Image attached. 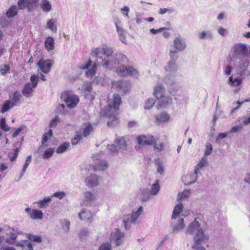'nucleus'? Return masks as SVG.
<instances>
[{
  "label": "nucleus",
  "instance_id": "f8f14e48",
  "mask_svg": "<svg viewBox=\"0 0 250 250\" xmlns=\"http://www.w3.org/2000/svg\"><path fill=\"white\" fill-rule=\"evenodd\" d=\"M113 86L117 88V90L119 92L125 94L130 89V83L126 81H119L114 83Z\"/></svg>",
  "mask_w": 250,
  "mask_h": 250
},
{
  "label": "nucleus",
  "instance_id": "a211bd4d",
  "mask_svg": "<svg viewBox=\"0 0 250 250\" xmlns=\"http://www.w3.org/2000/svg\"><path fill=\"white\" fill-rule=\"evenodd\" d=\"M108 167V164L106 160L97 159L93 165V169L95 171H104Z\"/></svg>",
  "mask_w": 250,
  "mask_h": 250
},
{
  "label": "nucleus",
  "instance_id": "ea45409f",
  "mask_svg": "<svg viewBox=\"0 0 250 250\" xmlns=\"http://www.w3.org/2000/svg\"><path fill=\"white\" fill-rule=\"evenodd\" d=\"M18 13V8L15 5H12L6 13L8 18H12L16 16Z\"/></svg>",
  "mask_w": 250,
  "mask_h": 250
},
{
  "label": "nucleus",
  "instance_id": "864d4df0",
  "mask_svg": "<svg viewBox=\"0 0 250 250\" xmlns=\"http://www.w3.org/2000/svg\"><path fill=\"white\" fill-rule=\"evenodd\" d=\"M31 155H30L27 157V158L25 161V163H24V164L23 165L22 170L21 172V177H22L23 176V175L24 174V173L25 172L27 168L28 167V166L29 165L30 163H31Z\"/></svg>",
  "mask_w": 250,
  "mask_h": 250
},
{
  "label": "nucleus",
  "instance_id": "a878e982",
  "mask_svg": "<svg viewBox=\"0 0 250 250\" xmlns=\"http://www.w3.org/2000/svg\"><path fill=\"white\" fill-rule=\"evenodd\" d=\"M150 195L149 189L147 188H142L140 189L139 192V198L142 201L146 202L149 199Z\"/></svg>",
  "mask_w": 250,
  "mask_h": 250
},
{
  "label": "nucleus",
  "instance_id": "6ab92c4d",
  "mask_svg": "<svg viewBox=\"0 0 250 250\" xmlns=\"http://www.w3.org/2000/svg\"><path fill=\"white\" fill-rule=\"evenodd\" d=\"M93 216L94 213L86 209H83L79 213L80 219L85 222H90Z\"/></svg>",
  "mask_w": 250,
  "mask_h": 250
},
{
  "label": "nucleus",
  "instance_id": "4be33fe9",
  "mask_svg": "<svg viewBox=\"0 0 250 250\" xmlns=\"http://www.w3.org/2000/svg\"><path fill=\"white\" fill-rule=\"evenodd\" d=\"M123 219L125 229L126 230L129 229L132 224H135L136 223L131 214L124 215Z\"/></svg>",
  "mask_w": 250,
  "mask_h": 250
},
{
  "label": "nucleus",
  "instance_id": "ddd939ff",
  "mask_svg": "<svg viewBox=\"0 0 250 250\" xmlns=\"http://www.w3.org/2000/svg\"><path fill=\"white\" fill-rule=\"evenodd\" d=\"M117 72L121 74L122 76H136L138 74L136 69L131 66H126L120 65L117 69Z\"/></svg>",
  "mask_w": 250,
  "mask_h": 250
},
{
  "label": "nucleus",
  "instance_id": "39448f33",
  "mask_svg": "<svg viewBox=\"0 0 250 250\" xmlns=\"http://www.w3.org/2000/svg\"><path fill=\"white\" fill-rule=\"evenodd\" d=\"M248 55V48L246 44L238 43L234 45L232 48L231 59L237 62L242 61Z\"/></svg>",
  "mask_w": 250,
  "mask_h": 250
},
{
  "label": "nucleus",
  "instance_id": "0eeeda50",
  "mask_svg": "<svg viewBox=\"0 0 250 250\" xmlns=\"http://www.w3.org/2000/svg\"><path fill=\"white\" fill-rule=\"evenodd\" d=\"M31 83H28L24 86L22 93L26 97H30L33 95L34 88H35L38 83L39 78L35 75H32L30 78Z\"/></svg>",
  "mask_w": 250,
  "mask_h": 250
},
{
  "label": "nucleus",
  "instance_id": "052dcab7",
  "mask_svg": "<svg viewBox=\"0 0 250 250\" xmlns=\"http://www.w3.org/2000/svg\"><path fill=\"white\" fill-rule=\"evenodd\" d=\"M54 152V149L52 148H48L44 153L43 158L44 159H48L52 156Z\"/></svg>",
  "mask_w": 250,
  "mask_h": 250
},
{
  "label": "nucleus",
  "instance_id": "4c0bfd02",
  "mask_svg": "<svg viewBox=\"0 0 250 250\" xmlns=\"http://www.w3.org/2000/svg\"><path fill=\"white\" fill-rule=\"evenodd\" d=\"M208 164V160L205 157L201 158L199 162L196 166L195 169V172H198L200 169L206 167Z\"/></svg>",
  "mask_w": 250,
  "mask_h": 250
},
{
  "label": "nucleus",
  "instance_id": "bf43d9fd",
  "mask_svg": "<svg viewBox=\"0 0 250 250\" xmlns=\"http://www.w3.org/2000/svg\"><path fill=\"white\" fill-rule=\"evenodd\" d=\"M21 97V95L20 92L16 91L14 93L12 99L13 103L15 104V105H16L20 101Z\"/></svg>",
  "mask_w": 250,
  "mask_h": 250
},
{
  "label": "nucleus",
  "instance_id": "338daca9",
  "mask_svg": "<svg viewBox=\"0 0 250 250\" xmlns=\"http://www.w3.org/2000/svg\"><path fill=\"white\" fill-rule=\"evenodd\" d=\"M83 89L85 92H91L92 91V85L90 83L86 82L83 86Z\"/></svg>",
  "mask_w": 250,
  "mask_h": 250
},
{
  "label": "nucleus",
  "instance_id": "423d86ee",
  "mask_svg": "<svg viewBox=\"0 0 250 250\" xmlns=\"http://www.w3.org/2000/svg\"><path fill=\"white\" fill-rule=\"evenodd\" d=\"M61 97L64 102L66 106L70 109L74 108L80 101L78 96L70 91L65 92L61 95Z\"/></svg>",
  "mask_w": 250,
  "mask_h": 250
},
{
  "label": "nucleus",
  "instance_id": "f03ea898",
  "mask_svg": "<svg viewBox=\"0 0 250 250\" xmlns=\"http://www.w3.org/2000/svg\"><path fill=\"white\" fill-rule=\"evenodd\" d=\"M203 218L202 215H199L194 218L187 227L185 230L187 234L193 235V242L195 244L200 242H208L209 239L208 235L205 233V230L201 226L200 221Z\"/></svg>",
  "mask_w": 250,
  "mask_h": 250
},
{
  "label": "nucleus",
  "instance_id": "473e14b6",
  "mask_svg": "<svg viewBox=\"0 0 250 250\" xmlns=\"http://www.w3.org/2000/svg\"><path fill=\"white\" fill-rule=\"evenodd\" d=\"M16 246H21L26 250H33L32 244L28 242V240H22L20 242L16 244Z\"/></svg>",
  "mask_w": 250,
  "mask_h": 250
},
{
  "label": "nucleus",
  "instance_id": "f704fd0d",
  "mask_svg": "<svg viewBox=\"0 0 250 250\" xmlns=\"http://www.w3.org/2000/svg\"><path fill=\"white\" fill-rule=\"evenodd\" d=\"M50 201H51V198L50 197H47L44 198L42 200L35 202L34 204L38 205V207L40 208H46V207L48 206V203Z\"/></svg>",
  "mask_w": 250,
  "mask_h": 250
},
{
  "label": "nucleus",
  "instance_id": "dca6fc26",
  "mask_svg": "<svg viewBox=\"0 0 250 250\" xmlns=\"http://www.w3.org/2000/svg\"><path fill=\"white\" fill-rule=\"evenodd\" d=\"M138 144L140 146L151 145L154 142V138L152 135H141L137 138Z\"/></svg>",
  "mask_w": 250,
  "mask_h": 250
},
{
  "label": "nucleus",
  "instance_id": "c85d7f7f",
  "mask_svg": "<svg viewBox=\"0 0 250 250\" xmlns=\"http://www.w3.org/2000/svg\"><path fill=\"white\" fill-rule=\"evenodd\" d=\"M183 208V204L181 203L176 206L174 208L171 219H176L177 217H180V214L182 212ZM183 215L181 216H182Z\"/></svg>",
  "mask_w": 250,
  "mask_h": 250
},
{
  "label": "nucleus",
  "instance_id": "7c9ffc66",
  "mask_svg": "<svg viewBox=\"0 0 250 250\" xmlns=\"http://www.w3.org/2000/svg\"><path fill=\"white\" fill-rule=\"evenodd\" d=\"M21 144L22 142H18L15 145V146L16 147V148L14 149V151L9 153V156L11 161H14L16 159L18 154L20 151V148L19 147L21 146Z\"/></svg>",
  "mask_w": 250,
  "mask_h": 250
},
{
  "label": "nucleus",
  "instance_id": "c03bdc74",
  "mask_svg": "<svg viewBox=\"0 0 250 250\" xmlns=\"http://www.w3.org/2000/svg\"><path fill=\"white\" fill-rule=\"evenodd\" d=\"M26 236L28 239L31 241L37 243H41L42 242V238L39 236L27 233L26 234Z\"/></svg>",
  "mask_w": 250,
  "mask_h": 250
},
{
  "label": "nucleus",
  "instance_id": "72a5a7b5",
  "mask_svg": "<svg viewBox=\"0 0 250 250\" xmlns=\"http://www.w3.org/2000/svg\"><path fill=\"white\" fill-rule=\"evenodd\" d=\"M115 143L120 149L123 150L126 149L127 144L124 137L117 138Z\"/></svg>",
  "mask_w": 250,
  "mask_h": 250
},
{
  "label": "nucleus",
  "instance_id": "cd10ccee",
  "mask_svg": "<svg viewBox=\"0 0 250 250\" xmlns=\"http://www.w3.org/2000/svg\"><path fill=\"white\" fill-rule=\"evenodd\" d=\"M46 28L56 33L57 31V20L55 18L49 20L47 22Z\"/></svg>",
  "mask_w": 250,
  "mask_h": 250
},
{
  "label": "nucleus",
  "instance_id": "20e7f679",
  "mask_svg": "<svg viewBox=\"0 0 250 250\" xmlns=\"http://www.w3.org/2000/svg\"><path fill=\"white\" fill-rule=\"evenodd\" d=\"M164 68L166 72L168 73V74L164 77L163 79V82L169 85L175 84L176 81L174 77L178 75V66L176 63L174 61L170 60Z\"/></svg>",
  "mask_w": 250,
  "mask_h": 250
},
{
  "label": "nucleus",
  "instance_id": "aec40b11",
  "mask_svg": "<svg viewBox=\"0 0 250 250\" xmlns=\"http://www.w3.org/2000/svg\"><path fill=\"white\" fill-rule=\"evenodd\" d=\"M170 118V116L166 112H162L155 116V124L158 125L163 124L165 123L168 122Z\"/></svg>",
  "mask_w": 250,
  "mask_h": 250
},
{
  "label": "nucleus",
  "instance_id": "a19ab883",
  "mask_svg": "<svg viewBox=\"0 0 250 250\" xmlns=\"http://www.w3.org/2000/svg\"><path fill=\"white\" fill-rule=\"evenodd\" d=\"M143 211V207L142 206H140L136 210H134L131 214L136 222L140 215L142 214Z\"/></svg>",
  "mask_w": 250,
  "mask_h": 250
},
{
  "label": "nucleus",
  "instance_id": "09e8293b",
  "mask_svg": "<svg viewBox=\"0 0 250 250\" xmlns=\"http://www.w3.org/2000/svg\"><path fill=\"white\" fill-rule=\"evenodd\" d=\"M82 132L81 131L76 133L74 138L72 139L71 144L72 145L77 144L82 138Z\"/></svg>",
  "mask_w": 250,
  "mask_h": 250
},
{
  "label": "nucleus",
  "instance_id": "9d476101",
  "mask_svg": "<svg viewBox=\"0 0 250 250\" xmlns=\"http://www.w3.org/2000/svg\"><path fill=\"white\" fill-rule=\"evenodd\" d=\"M185 218L177 217L176 219H171V231L173 233H178L186 227V221Z\"/></svg>",
  "mask_w": 250,
  "mask_h": 250
},
{
  "label": "nucleus",
  "instance_id": "5fc2aeb1",
  "mask_svg": "<svg viewBox=\"0 0 250 250\" xmlns=\"http://www.w3.org/2000/svg\"><path fill=\"white\" fill-rule=\"evenodd\" d=\"M155 104V100L153 98H150L147 100L146 102L145 109H150L154 104Z\"/></svg>",
  "mask_w": 250,
  "mask_h": 250
},
{
  "label": "nucleus",
  "instance_id": "de8ad7c7",
  "mask_svg": "<svg viewBox=\"0 0 250 250\" xmlns=\"http://www.w3.org/2000/svg\"><path fill=\"white\" fill-rule=\"evenodd\" d=\"M160 187L159 185V183L158 182V181H156V182L152 185L150 193L151 195H155L158 193Z\"/></svg>",
  "mask_w": 250,
  "mask_h": 250
},
{
  "label": "nucleus",
  "instance_id": "37998d69",
  "mask_svg": "<svg viewBox=\"0 0 250 250\" xmlns=\"http://www.w3.org/2000/svg\"><path fill=\"white\" fill-rule=\"evenodd\" d=\"M93 129L91 125H85V127L83 128V132L82 133V136L84 137H86L91 133V132L93 131Z\"/></svg>",
  "mask_w": 250,
  "mask_h": 250
},
{
  "label": "nucleus",
  "instance_id": "79ce46f5",
  "mask_svg": "<svg viewBox=\"0 0 250 250\" xmlns=\"http://www.w3.org/2000/svg\"><path fill=\"white\" fill-rule=\"evenodd\" d=\"M157 166V171L160 174L163 175L164 173V166L163 161L157 160L155 162Z\"/></svg>",
  "mask_w": 250,
  "mask_h": 250
},
{
  "label": "nucleus",
  "instance_id": "1a4fd4ad",
  "mask_svg": "<svg viewBox=\"0 0 250 250\" xmlns=\"http://www.w3.org/2000/svg\"><path fill=\"white\" fill-rule=\"evenodd\" d=\"M124 237V233L119 229H116L111 233L110 242L116 246H119L123 244Z\"/></svg>",
  "mask_w": 250,
  "mask_h": 250
},
{
  "label": "nucleus",
  "instance_id": "4468645a",
  "mask_svg": "<svg viewBox=\"0 0 250 250\" xmlns=\"http://www.w3.org/2000/svg\"><path fill=\"white\" fill-rule=\"evenodd\" d=\"M101 180L100 176L96 174H91L85 179V185L89 188H94L99 185Z\"/></svg>",
  "mask_w": 250,
  "mask_h": 250
},
{
  "label": "nucleus",
  "instance_id": "9b49d317",
  "mask_svg": "<svg viewBox=\"0 0 250 250\" xmlns=\"http://www.w3.org/2000/svg\"><path fill=\"white\" fill-rule=\"evenodd\" d=\"M173 45L174 48L180 52L185 50L187 47L185 40L180 35L175 37Z\"/></svg>",
  "mask_w": 250,
  "mask_h": 250
},
{
  "label": "nucleus",
  "instance_id": "f257e3e1",
  "mask_svg": "<svg viewBox=\"0 0 250 250\" xmlns=\"http://www.w3.org/2000/svg\"><path fill=\"white\" fill-rule=\"evenodd\" d=\"M90 56L94 60L93 66L92 61L89 60L80 67L82 69H87L85 73L87 77L95 76L97 66L101 65L104 68H111L119 64L117 60H115L116 55L113 54L112 48L107 46L93 49Z\"/></svg>",
  "mask_w": 250,
  "mask_h": 250
},
{
  "label": "nucleus",
  "instance_id": "6e6d98bb",
  "mask_svg": "<svg viewBox=\"0 0 250 250\" xmlns=\"http://www.w3.org/2000/svg\"><path fill=\"white\" fill-rule=\"evenodd\" d=\"M115 60H117L119 63L121 62H126L127 61V58L125 55L118 53L116 54Z\"/></svg>",
  "mask_w": 250,
  "mask_h": 250
},
{
  "label": "nucleus",
  "instance_id": "393cba45",
  "mask_svg": "<svg viewBox=\"0 0 250 250\" xmlns=\"http://www.w3.org/2000/svg\"><path fill=\"white\" fill-rule=\"evenodd\" d=\"M95 199L94 195L90 191L85 192L84 194L83 198L81 202L83 205H88L89 203Z\"/></svg>",
  "mask_w": 250,
  "mask_h": 250
},
{
  "label": "nucleus",
  "instance_id": "e2e57ef3",
  "mask_svg": "<svg viewBox=\"0 0 250 250\" xmlns=\"http://www.w3.org/2000/svg\"><path fill=\"white\" fill-rule=\"evenodd\" d=\"M120 21H118L115 22L117 32L118 35H122L125 33V30L120 25Z\"/></svg>",
  "mask_w": 250,
  "mask_h": 250
},
{
  "label": "nucleus",
  "instance_id": "774afa93",
  "mask_svg": "<svg viewBox=\"0 0 250 250\" xmlns=\"http://www.w3.org/2000/svg\"><path fill=\"white\" fill-rule=\"evenodd\" d=\"M98 250H111V245L109 243H103L100 246Z\"/></svg>",
  "mask_w": 250,
  "mask_h": 250
},
{
  "label": "nucleus",
  "instance_id": "49530a36",
  "mask_svg": "<svg viewBox=\"0 0 250 250\" xmlns=\"http://www.w3.org/2000/svg\"><path fill=\"white\" fill-rule=\"evenodd\" d=\"M69 146V143L65 142L57 148L56 149V152L57 153H63L66 151Z\"/></svg>",
  "mask_w": 250,
  "mask_h": 250
},
{
  "label": "nucleus",
  "instance_id": "58836bf2",
  "mask_svg": "<svg viewBox=\"0 0 250 250\" xmlns=\"http://www.w3.org/2000/svg\"><path fill=\"white\" fill-rule=\"evenodd\" d=\"M15 106V104L12 101L7 100L2 105L1 112L4 113L7 111L9 109Z\"/></svg>",
  "mask_w": 250,
  "mask_h": 250
},
{
  "label": "nucleus",
  "instance_id": "69168bd1",
  "mask_svg": "<svg viewBox=\"0 0 250 250\" xmlns=\"http://www.w3.org/2000/svg\"><path fill=\"white\" fill-rule=\"evenodd\" d=\"M60 122V118L58 116H56L50 122L49 127L50 128L55 127L57 126L58 123Z\"/></svg>",
  "mask_w": 250,
  "mask_h": 250
},
{
  "label": "nucleus",
  "instance_id": "7ed1b4c3",
  "mask_svg": "<svg viewBox=\"0 0 250 250\" xmlns=\"http://www.w3.org/2000/svg\"><path fill=\"white\" fill-rule=\"evenodd\" d=\"M114 99L112 104H108V106L106 109V116L108 117L107 125L113 127L119 123L118 115V106L121 104V98L118 94H114Z\"/></svg>",
  "mask_w": 250,
  "mask_h": 250
},
{
  "label": "nucleus",
  "instance_id": "603ef678",
  "mask_svg": "<svg viewBox=\"0 0 250 250\" xmlns=\"http://www.w3.org/2000/svg\"><path fill=\"white\" fill-rule=\"evenodd\" d=\"M10 66L8 64H4L0 66V73L2 75H5L6 74L9 73Z\"/></svg>",
  "mask_w": 250,
  "mask_h": 250
},
{
  "label": "nucleus",
  "instance_id": "3c124183",
  "mask_svg": "<svg viewBox=\"0 0 250 250\" xmlns=\"http://www.w3.org/2000/svg\"><path fill=\"white\" fill-rule=\"evenodd\" d=\"M213 148L211 144L206 143V148L204 152V157L208 156L212 152Z\"/></svg>",
  "mask_w": 250,
  "mask_h": 250
},
{
  "label": "nucleus",
  "instance_id": "a18cd8bd",
  "mask_svg": "<svg viewBox=\"0 0 250 250\" xmlns=\"http://www.w3.org/2000/svg\"><path fill=\"white\" fill-rule=\"evenodd\" d=\"M198 172H195V170H194V172L193 173L190 174L189 175L187 176L186 178L188 179V180L189 179L190 181L188 182L186 184L187 185H190L195 182L197 179V174Z\"/></svg>",
  "mask_w": 250,
  "mask_h": 250
},
{
  "label": "nucleus",
  "instance_id": "680f3d73",
  "mask_svg": "<svg viewBox=\"0 0 250 250\" xmlns=\"http://www.w3.org/2000/svg\"><path fill=\"white\" fill-rule=\"evenodd\" d=\"M0 127L4 131H8L10 127L7 125L5 118H2L0 121Z\"/></svg>",
  "mask_w": 250,
  "mask_h": 250
},
{
  "label": "nucleus",
  "instance_id": "bb28decb",
  "mask_svg": "<svg viewBox=\"0 0 250 250\" xmlns=\"http://www.w3.org/2000/svg\"><path fill=\"white\" fill-rule=\"evenodd\" d=\"M30 217L34 220H42L43 218L42 212L38 209H33L29 213Z\"/></svg>",
  "mask_w": 250,
  "mask_h": 250
},
{
  "label": "nucleus",
  "instance_id": "c9c22d12",
  "mask_svg": "<svg viewBox=\"0 0 250 250\" xmlns=\"http://www.w3.org/2000/svg\"><path fill=\"white\" fill-rule=\"evenodd\" d=\"M243 79L242 78H237L233 79L232 76H230L229 79L228 83L231 86H238L242 83Z\"/></svg>",
  "mask_w": 250,
  "mask_h": 250
},
{
  "label": "nucleus",
  "instance_id": "2f4dec72",
  "mask_svg": "<svg viewBox=\"0 0 250 250\" xmlns=\"http://www.w3.org/2000/svg\"><path fill=\"white\" fill-rule=\"evenodd\" d=\"M41 7L46 13L50 12L52 10V5L48 0H42Z\"/></svg>",
  "mask_w": 250,
  "mask_h": 250
},
{
  "label": "nucleus",
  "instance_id": "412c9836",
  "mask_svg": "<svg viewBox=\"0 0 250 250\" xmlns=\"http://www.w3.org/2000/svg\"><path fill=\"white\" fill-rule=\"evenodd\" d=\"M166 94V89L161 83H158L154 88L153 95L158 99Z\"/></svg>",
  "mask_w": 250,
  "mask_h": 250
},
{
  "label": "nucleus",
  "instance_id": "5701e85b",
  "mask_svg": "<svg viewBox=\"0 0 250 250\" xmlns=\"http://www.w3.org/2000/svg\"><path fill=\"white\" fill-rule=\"evenodd\" d=\"M198 38L201 40L208 39L212 40L214 38V35L210 30L202 31L198 34Z\"/></svg>",
  "mask_w": 250,
  "mask_h": 250
},
{
  "label": "nucleus",
  "instance_id": "2eb2a0df",
  "mask_svg": "<svg viewBox=\"0 0 250 250\" xmlns=\"http://www.w3.org/2000/svg\"><path fill=\"white\" fill-rule=\"evenodd\" d=\"M52 64V61L49 59L40 60L38 62L39 68L45 74L48 73L50 71Z\"/></svg>",
  "mask_w": 250,
  "mask_h": 250
},
{
  "label": "nucleus",
  "instance_id": "6e6552de",
  "mask_svg": "<svg viewBox=\"0 0 250 250\" xmlns=\"http://www.w3.org/2000/svg\"><path fill=\"white\" fill-rule=\"evenodd\" d=\"M239 64L235 66V69L237 74L241 76H250V69H249L250 65V60L245 59L242 61H238Z\"/></svg>",
  "mask_w": 250,
  "mask_h": 250
},
{
  "label": "nucleus",
  "instance_id": "8fccbe9b",
  "mask_svg": "<svg viewBox=\"0 0 250 250\" xmlns=\"http://www.w3.org/2000/svg\"><path fill=\"white\" fill-rule=\"evenodd\" d=\"M179 51L175 49H170L169 50V56L170 57V60L175 61L177 60L178 58V52Z\"/></svg>",
  "mask_w": 250,
  "mask_h": 250
},
{
  "label": "nucleus",
  "instance_id": "4d7b16f0",
  "mask_svg": "<svg viewBox=\"0 0 250 250\" xmlns=\"http://www.w3.org/2000/svg\"><path fill=\"white\" fill-rule=\"evenodd\" d=\"M207 242H200L199 243L195 244V242H194L192 246L193 250H206L205 248L202 246L201 245L206 243Z\"/></svg>",
  "mask_w": 250,
  "mask_h": 250
},
{
  "label": "nucleus",
  "instance_id": "e433bc0d",
  "mask_svg": "<svg viewBox=\"0 0 250 250\" xmlns=\"http://www.w3.org/2000/svg\"><path fill=\"white\" fill-rule=\"evenodd\" d=\"M18 6L21 9H24L26 7L28 8L29 11H31L32 10V5H29L27 0H20L18 2Z\"/></svg>",
  "mask_w": 250,
  "mask_h": 250
},
{
  "label": "nucleus",
  "instance_id": "f3484780",
  "mask_svg": "<svg viewBox=\"0 0 250 250\" xmlns=\"http://www.w3.org/2000/svg\"><path fill=\"white\" fill-rule=\"evenodd\" d=\"M6 235L7 237L5 238V241L8 244L16 246V244H17L16 242L17 235L15 230L13 228H9L7 230Z\"/></svg>",
  "mask_w": 250,
  "mask_h": 250
},
{
  "label": "nucleus",
  "instance_id": "0e129e2a",
  "mask_svg": "<svg viewBox=\"0 0 250 250\" xmlns=\"http://www.w3.org/2000/svg\"><path fill=\"white\" fill-rule=\"evenodd\" d=\"M243 129V125H235L234 126H232L231 129H230V133H235L238 132Z\"/></svg>",
  "mask_w": 250,
  "mask_h": 250
},
{
  "label": "nucleus",
  "instance_id": "c756f323",
  "mask_svg": "<svg viewBox=\"0 0 250 250\" xmlns=\"http://www.w3.org/2000/svg\"><path fill=\"white\" fill-rule=\"evenodd\" d=\"M45 46L48 51L52 50L55 48V41L53 37H48L44 42Z\"/></svg>",
  "mask_w": 250,
  "mask_h": 250
},
{
  "label": "nucleus",
  "instance_id": "13d9d810",
  "mask_svg": "<svg viewBox=\"0 0 250 250\" xmlns=\"http://www.w3.org/2000/svg\"><path fill=\"white\" fill-rule=\"evenodd\" d=\"M70 222L66 219L62 221V226L63 230L65 232H68L70 229Z\"/></svg>",
  "mask_w": 250,
  "mask_h": 250
},
{
  "label": "nucleus",
  "instance_id": "b1692460",
  "mask_svg": "<svg viewBox=\"0 0 250 250\" xmlns=\"http://www.w3.org/2000/svg\"><path fill=\"white\" fill-rule=\"evenodd\" d=\"M158 100L160 105L163 107L171 104L172 101L171 97L169 95L166 94L162 96V97L158 99Z\"/></svg>",
  "mask_w": 250,
  "mask_h": 250
}]
</instances>
